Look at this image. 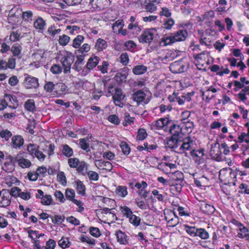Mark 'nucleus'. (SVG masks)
I'll return each mask as SVG.
<instances>
[{"instance_id": "nucleus-31", "label": "nucleus", "mask_w": 249, "mask_h": 249, "mask_svg": "<svg viewBox=\"0 0 249 249\" xmlns=\"http://www.w3.org/2000/svg\"><path fill=\"white\" fill-rule=\"evenodd\" d=\"M99 58L97 56L90 57L87 64V68L89 69H92L94 68L98 63Z\"/></svg>"}, {"instance_id": "nucleus-12", "label": "nucleus", "mask_w": 249, "mask_h": 249, "mask_svg": "<svg viewBox=\"0 0 249 249\" xmlns=\"http://www.w3.org/2000/svg\"><path fill=\"white\" fill-rule=\"evenodd\" d=\"M60 165H54L49 167L48 169V173L50 175L57 174V180L59 182L62 181V172L60 171Z\"/></svg>"}, {"instance_id": "nucleus-39", "label": "nucleus", "mask_w": 249, "mask_h": 249, "mask_svg": "<svg viewBox=\"0 0 249 249\" xmlns=\"http://www.w3.org/2000/svg\"><path fill=\"white\" fill-rule=\"evenodd\" d=\"M123 20H117L112 25V28L114 33H117L119 30L121 29L124 26Z\"/></svg>"}, {"instance_id": "nucleus-22", "label": "nucleus", "mask_w": 249, "mask_h": 249, "mask_svg": "<svg viewBox=\"0 0 249 249\" xmlns=\"http://www.w3.org/2000/svg\"><path fill=\"white\" fill-rule=\"evenodd\" d=\"M22 50L21 46L18 43L14 44L11 49L13 56L18 57V58L21 57V53Z\"/></svg>"}, {"instance_id": "nucleus-51", "label": "nucleus", "mask_w": 249, "mask_h": 249, "mask_svg": "<svg viewBox=\"0 0 249 249\" xmlns=\"http://www.w3.org/2000/svg\"><path fill=\"white\" fill-rule=\"evenodd\" d=\"M129 221L134 226H138L140 224L141 221V218L133 214L129 218Z\"/></svg>"}, {"instance_id": "nucleus-33", "label": "nucleus", "mask_w": 249, "mask_h": 249, "mask_svg": "<svg viewBox=\"0 0 249 249\" xmlns=\"http://www.w3.org/2000/svg\"><path fill=\"white\" fill-rule=\"evenodd\" d=\"M196 236L199 237L202 239L206 240L209 238L210 235L205 229L203 228H198Z\"/></svg>"}, {"instance_id": "nucleus-50", "label": "nucleus", "mask_w": 249, "mask_h": 249, "mask_svg": "<svg viewBox=\"0 0 249 249\" xmlns=\"http://www.w3.org/2000/svg\"><path fill=\"white\" fill-rule=\"evenodd\" d=\"M0 136L6 141H8L12 136V133L8 129L2 130L0 131Z\"/></svg>"}, {"instance_id": "nucleus-38", "label": "nucleus", "mask_w": 249, "mask_h": 249, "mask_svg": "<svg viewBox=\"0 0 249 249\" xmlns=\"http://www.w3.org/2000/svg\"><path fill=\"white\" fill-rule=\"evenodd\" d=\"M60 84L57 83L53 84L52 82H47L44 87V89L47 92H51L53 89H56L58 87H59Z\"/></svg>"}, {"instance_id": "nucleus-58", "label": "nucleus", "mask_w": 249, "mask_h": 249, "mask_svg": "<svg viewBox=\"0 0 249 249\" xmlns=\"http://www.w3.org/2000/svg\"><path fill=\"white\" fill-rule=\"evenodd\" d=\"M190 154L192 156H194L196 157L202 158L204 156V150L201 149L196 151L195 148L194 149H192V151H190Z\"/></svg>"}, {"instance_id": "nucleus-13", "label": "nucleus", "mask_w": 249, "mask_h": 249, "mask_svg": "<svg viewBox=\"0 0 249 249\" xmlns=\"http://www.w3.org/2000/svg\"><path fill=\"white\" fill-rule=\"evenodd\" d=\"M160 2V0H145V9L150 13H153L157 9V5Z\"/></svg>"}, {"instance_id": "nucleus-40", "label": "nucleus", "mask_w": 249, "mask_h": 249, "mask_svg": "<svg viewBox=\"0 0 249 249\" xmlns=\"http://www.w3.org/2000/svg\"><path fill=\"white\" fill-rule=\"evenodd\" d=\"M86 175L88 176L89 179L92 181H97L99 178L98 174L93 171H88L86 173Z\"/></svg>"}, {"instance_id": "nucleus-23", "label": "nucleus", "mask_w": 249, "mask_h": 249, "mask_svg": "<svg viewBox=\"0 0 249 249\" xmlns=\"http://www.w3.org/2000/svg\"><path fill=\"white\" fill-rule=\"evenodd\" d=\"M88 164L84 161H80L76 167L77 171L83 176L86 175L88 170Z\"/></svg>"}, {"instance_id": "nucleus-35", "label": "nucleus", "mask_w": 249, "mask_h": 249, "mask_svg": "<svg viewBox=\"0 0 249 249\" xmlns=\"http://www.w3.org/2000/svg\"><path fill=\"white\" fill-rule=\"evenodd\" d=\"M76 189L77 193L82 196L85 195V186L84 185L83 183L81 181L78 180L76 182Z\"/></svg>"}, {"instance_id": "nucleus-63", "label": "nucleus", "mask_w": 249, "mask_h": 249, "mask_svg": "<svg viewBox=\"0 0 249 249\" xmlns=\"http://www.w3.org/2000/svg\"><path fill=\"white\" fill-rule=\"evenodd\" d=\"M77 55V60L75 63V66H79L83 64L84 58L86 54L85 53H78Z\"/></svg>"}, {"instance_id": "nucleus-52", "label": "nucleus", "mask_w": 249, "mask_h": 249, "mask_svg": "<svg viewBox=\"0 0 249 249\" xmlns=\"http://www.w3.org/2000/svg\"><path fill=\"white\" fill-rule=\"evenodd\" d=\"M120 147L122 152L124 155H128L130 152V148L125 142H122L120 144Z\"/></svg>"}, {"instance_id": "nucleus-6", "label": "nucleus", "mask_w": 249, "mask_h": 249, "mask_svg": "<svg viewBox=\"0 0 249 249\" xmlns=\"http://www.w3.org/2000/svg\"><path fill=\"white\" fill-rule=\"evenodd\" d=\"M64 55L63 67H65L64 72L66 73L70 71L71 65L74 60V58L73 55L71 53L67 51L66 52Z\"/></svg>"}, {"instance_id": "nucleus-21", "label": "nucleus", "mask_w": 249, "mask_h": 249, "mask_svg": "<svg viewBox=\"0 0 249 249\" xmlns=\"http://www.w3.org/2000/svg\"><path fill=\"white\" fill-rule=\"evenodd\" d=\"M145 94L144 92L139 90L134 93L132 95V99L133 101L137 102V104H140L144 100Z\"/></svg>"}, {"instance_id": "nucleus-19", "label": "nucleus", "mask_w": 249, "mask_h": 249, "mask_svg": "<svg viewBox=\"0 0 249 249\" xmlns=\"http://www.w3.org/2000/svg\"><path fill=\"white\" fill-rule=\"evenodd\" d=\"M24 106L25 110L29 112L35 113L36 110L35 105V102L33 99H30L27 100L25 102Z\"/></svg>"}, {"instance_id": "nucleus-57", "label": "nucleus", "mask_w": 249, "mask_h": 249, "mask_svg": "<svg viewBox=\"0 0 249 249\" xmlns=\"http://www.w3.org/2000/svg\"><path fill=\"white\" fill-rule=\"evenodd\" d=\"M46 145V149H45L43 148V150L47 152V153L49 156H51L54 153V145L53 144L50 143L49 142H47Z\"/></svg>"}, {"instance_id": "nucleus-42", "label": "nucleus", "mask_w": 249, "mask_h": 249, "mask_svg": "<svg viewBox=\"0 0 249 249\" xmlns=\"http://www.w3.org/2000/svg\"><path fill=\"white\" fill-rule=\"evenodd\" d=\"M120 208L123 214L128 218L133 214L131 210L126 206H121Z\"/></svg>"}, {"instance_id": "nucleus-41", "label": "nucleus", "mask_w": 249, "mask_h": 249, "mask_svg": "<svg viewBox=\"0 0 249 249\" xmlns=\"http://www.w3.org/2000/svg\"><path fill=\"white\" fill-rule=\"evenodd\" d=\"M171 177L174 180L180 181L183 180L184 178V175L181 172L176 171L175 172L172 173Z\"/></svg>"}, {"instance_id": "nucleus-54", "label": "nucleus", "mask_w": 249, "mask_h": 249, "mask_svg": "<svg viewBox=\"0 0 249 249\" xmlns=\"http://www.w3.org/2000/svg\"><path fill=\"white\" fill-rule=\"evenodd\" d=\"M147 134L146 130L143 128H140L138 131L137 138L139 140H143L146 138Z\"/></svg>"}, {"instance_id": "nucleus-15", "label": "nucleus", "mask_w": 249, "mask_h": 249, "mask_svg": "<svg viewBox=\"0 0 249 249\" xmlns=\"http://www.w3.org/2000/svg\"><path fill=\"white\" fill-rule=\"evenodd\" d=\"M5 99L7 103L8 106L13 109H16L18 106V103L15 96L10 94H5Z\"/></svg>"}, {"instance_id": "nucleus-17", "label": "nucleus", "mask_w": 249, "mask_h": 249, "mask_svg": "<svg viewBox=\"0 0 249 249\" xmlns=\"http://www.w3.org/2000/svg\"><path fill=\"white\" fill-rule=\"evenodd\" d=\"M105 0H89V5L94 10H101L104 8Z\"/></svg>"}, {"instance_id": "nucleus-30", "label": "nucleus", "mask_w": 249, "mask_h": 249, "mask_svg": "<svg viewBox=\"0 0 249 249\" xmlns=\"http://www.w3.org/2000/svg\"><path fill=\"white\" fill-rule=\"evenodd\" d=\"M46 25L45 21L41 18H38L34 23V26L36 29L43 30Z\"/></svg>"}, {"instance_id": "nucleus-2", "label": "nucleus", "mask_w": 249, "mask_h": 249, "mask_svg": "<svg viewBox=\"0 0 249 249\" xmlns=\"http://www.w3.org/2000/svg\"><path fill=\"white\" fill-rule=\"evenodd\" d=\"M7 159L9 163L15 165L16 163H18V165L22 168H28L31 165V162L29 160L21 158L18 154L15 157L10 155Z\"/></svg>"}, {"instance_id": "nucleus-4", "label": "nucleus", "mask_w": 249, "mask_h": 249, "mask_svg": "<svg viewBox=\"0 0 249 249\" xmlns=\"http://www.w3.org/2000/svg\"><path fill=\"white\" fill-rule=\"evenodd\" d=\"M210 154L212 158L217 161L222 160V152L220 144L216 142L211 145Z\"/></svg>"}, {"instance_id": "nucleus-16", "label": "nucleus", "mask_w": 249, "mask_h": 249, "mask_svg": "<svg viewBox=\"0 0 249 249\" xmlns=\"http://www.w3.org/2000/svg\"><path fill=\"white\" fill-rule=\"evenodd\" d=\"M24 139L21 136H14L12 138V145L14 148H19L24 143Z\"/></svg>"}, {"instance_id": "nucleus-25", "label": "nucleus", "mask_w": 249, "mask_h": 249, "mask_svg": "<svg viewBox=\"0 0 249 249\" xmlns=\"http://www.w3.org/2000/svg\"><path fill=\"white\" fill-rule=\"evenodd\" d=\"M179 141H181L180 138L171 136L167 142V146L171 149L176 148L178 147Z\"/></svg>"}, {"instance_id": "nucleus-47", "label": "nucleus", "mask_w": 249, "mask_h": 249, "mask_svg": "<svg viewBox=\"0 0 249 249\" xmlns=\"http://www.w3.org/2000/svg\"><path fill=\"white\" fill-rule=\"evenodd\" d=\"M73 154V150L68 145H63V155L67 157H70Z\"/></svg>"}, {"instance_id": "nucleus-61", "label": "nucleus", "mask_w": 249, "mask_h": 249, "mask_svg": "<svg viewBox=\"0 0 249 249\" xmlns=\"http://www.w3.org/2000/svg\"><path fill=\"white\" fill-rule=\"evenodd\" d=\"M6 63L8 69H14L16 67V59L13 57L9 58Z\"/></svg>"}, {"instance_id": "nucleus-64", "label": "nucleus", "mask_w": 249, "mask_h": 249, "mask_svg": "<svg viewBox=\"0 0 249 249\" xmlns=\"http://www.w3.org/2000/svg\"><path fill=\"white\" fill-rule=\"evenodd\" d=\"M29 237H30L33 241L36 240V238H39L42 235H39L38 231H36L30 230L28 231Z\"/></svg>"}, {"instance_id": "nucleus-24", "label": "nucleus", "mask_w": 249, "mask_h": 249, "mask_svg": "<svg viewBox=\"0 0 249 249\" xmlns=\"http://www.w3.org/2000/svg\"><path fill=\"white\" fill-rule=\"evenodd\" d=\"M200 209L204 213L207 214H211L215 211V208L213 206L205 203L201 204Z\"/></svg>"}, {"instance_id": "nucleus-45", "label": "nucleus", "mask_w": 249, "mask_h": 249, "mask_svg": "<svg viewBox=\"0 0 249 249\" xmlns=\"http://www.w3.org/2000/svg\"><path fill=\"white\" fill-rule=\"evenodd\" d=\"M167 221L168 226L174 227L179 223V218L178 216L174 214V217L169 220H167Z\"/></svg>"}, {"instance_id": "nucleus-1", "label": "nucleus", "mask_w": 249, "mask_h": 249, "mask_svg": "<svg viewBox=\"0 0 249 249\" xmlns=\"http://www.w3.org/2000/svg\"><path fill=\"white\" fill-rule=\"evenodd\" d=\"M188 36V32L186 30H179L175 33L174 35L163 37L162 42L165 45L172 44L177 41H184Z\"/></svg>"}, {"instance_id": "nucleus-55", "label": "nucleus", "mask_w": 249, "mask_h": 249, "mask_svg": "<svg viewBox=\"0 0 249 249\" xmlns=\"http://www.w3.org/2000/svg\"><path fill=\"white\" fill-rule=\"evenodd\" d=\"M33 16V13L31 11L28 10L22 12V18L25 21L32 20Z\"/></svg>"}, {"instance_id": "nucleus-49", "label": "nucleus", "mask_w": 249, "mask_h": 249, "mask_svg": "<svg viewBox=\"0 0 249 249\" xmlns=\"http://www.w3.org/2000/svg\"><path fill=\"white\" fill-rule=\"evenodd\" d=\"M197 229L198 228H196L195 227L185 226L186 231L191 236L193 237L196 236Z\"/></svg>"}, {"instance_id": "nucleus-11", "label": "nucleus", "mask_w": 249, "mask_h": 249, "mask_svg": "<svg viewBox=\"0 0 249 249\" xmlns=\"http://www.w3.org/2000/svg\"><path fill=\"white\" fill-rule=\"evenodd\" d=\"M185 66L180 61H175L170 66V71L174 73H181L184 71Z\"/></svg>"}, {"instance_id": "nucleus-8", "label": "nucleus", "mask_w": 249, "mask_h": 249, "mask_svg": "<svg viewBox=\"0 0 249 249\" xmlns=\"http://www.w3.org/2000/svg\"><path fill=\"white\" fill-rule=\"evenodd\" d=\"M21 11L16 7L12 8L9 12L8 20L9 22L15 24L18 22V19L21 15Z\"/></svg>"}, {"instance_id": "nucleus-26", "label": "nucleus", "mask_w": 249, "mask_h": 249, "mask_svg": "<svg viewBox=\"0 0 249 249\" xmlns=\"http://www.w3.org/2000/svg\"><path fill=\"white\" fill-rule=\"evenodd\" d=\"M115 193L118 196L124 197L128 194L127 187L125 186H118L115 190Z\"/></svg>"}, {"instance_id": "nucleus-62", "label": "nucleus", "mask_w": 249, "mask_h": 249, "mask_svg": "<svg viewBox=\"0 0 249 249\" xmlns=\"http://www.w3.org/2000/svg\"><path fill=\"white\" fill-rule=\"evenodd\" d=\"M108 120L115 124H118L120 123L119 118L115 114L109 115L108 117Z\"/></svg>"}, {"instance_id": "nucleus-36", "label": "nucleus", "mask_w": 249, "mask_h": 249, "mask_svg": "<svg viewBox=\"0 0 249 249\" xmlns=\"http://www.w3.org/2000/svg\"><path fill=\"white\" fill-rule=\"evenodd\" d=\"M27 150L30 155L34 157V155L36 154L38 150V146L35 144L30 143L27 145Z\"/></svg>"}, {"instance_id": "nucleus-60", "label": "nucleus", "mask_w": 249, "mask_h": 249, "mask_svg": "<svg viewBox=\"0 0 249 249\" xmlns=\"http://www.w3.org/2000/svg\"><path fill=\"white\" fill-rule=\"evenodd\" d=\"M80 240L81 242H86L89 245H94L95 244V240L94 239H90V237L84 236V235H81Z\"/></svg>"}, {"instance_id": "nucleus-20", "label": "nucleus", "mask_w": 249, "mask_h": 249, "mask_svg": "<svg viewBox=\"0 0 249 249\" xmlns=\"http://www.w3.org/2000/svg\"><path fill=\"white\" fill-rule=\"evenodd\" d=\"M118 242L123 245H126L128 243L127 236L125 233L122 231L119 230L115 233Z\"/></svg>"}, {"instance_id": "nucleus-37", "label": "nucleus", "mask_w": 249, "mask_h": 249, "mask_svg": "<svg viewBox=\"0 0 249 249\" xmlns=\"http://www.w3.org/2000/svg\"><path fill=\"white\" fill-rule=\"evenodd\" d=\"M84 38L83 36H77L73 40L72 46L75 48H79L81 43L83 42Z\"/></svg>"}, {"instance_id": "nucleus-10", "label": "nucleus", "mask_w": 249, "mask_h": 249, "mask_svg": "<svg viewBox=\"0 0 249 249\" xmlns=\"http://www.w3.org/2000/svg\"><path fill=\"white\" fill-rule=\"evenodd\" d=\"M153 30L149 29L144 31L139 38L140 41L143 43H150L153 39Z\"/></svg>"}, {"instance_id": "nucleus-5", "label": "nucleus", "mask_w": 249, "mask_h": 249, "mask_svg": "<svg viewBox=\"0 0 249 249\" xmlns=\"http://www.w3.org/2000/svg\"><path fill=\"white\" fill-rule=\"evenodd\" d=\"M194 141L190 137L184 138L182 140V143L180 146L179 150L180 153H185L186 151L190 150L195 148L194 146Z\"/></svg>"}, {"instance_id": "nucleus-14", "label": "nucleus", "mask_w": 249, "mask_h": 249, "mask_svg": "<svg viewBox=\"0 0 249 249\" xmlns=\"http://www.w3.org/2000/svg\"><path fill=\"white\" fill-rule=\"evenodd\" d=\"M38 194L36 195V197L37 198H41V203L45 205H50L52 198V196L50 195H45L43 196V192L41 190H37Z\"/></svg>"}, {"instance_id": "nucleus-34", "label": "nucleus", "mask_w": 249, "mask_h": 249, "mask_svg": "<svg viewBox=\"0 0 249 249\" xmlns=\"http://www.w3.org/2000/svg\"><path fill=\"white\" fill-rule=\"evenodd\" d=\"M147 71V67L144 65H137L133 69V72L135 74L141 75Z\"/></svg>"}, {"instance_id": "nucleus-32", "label": "nucleus", "mask_w": 249, "mask_h": 249, "mask_svg": "<svg viewBox=\"0 0 249 249\" xmlns=\"http://www.w3.org/2000/svg\"><path fill=\"white\" fill-rule=\"evenodd\" d=\"M107 47V42L101 38L97 39L95 45V48L98 51H101Z\"/></svg>"}, {"instance_id": "nucleus-48", "label": "nucleus", "mask_w": 249, "mask_h": 249, "mask_svg": "<svg viewBox=\"0 0 249 249\" xmlns=\"http://www.w3.org/2000/svg\"><path fill=\"white\" fill-rule=\"evenodd\" d=\"M47 172H48L47 168L43 166L38 167L36 171L38 178H41L45 176Z\"/></svg>"}, {"instance_id": "nucleus-53", "label": "nucleus", "mask_w": 249, "mask_h": 249, "mask_svg": "<svg viewBox=\"0 0 249 249\" xmlns=\"http://www.w3.org/2000/svg\"><path fill=\"white\" fill-rule=\"evenodd\" d=\"M65 196L68 199L72 201L74 199L75 192L72 189H67L65 191Z\"/></svg>"}, {"instance_id": "nucleus-46", "label": "nucleus", "mask_w": 249, "mask_h": 249, "mask_svg": "<svg viewBox=\"0 0 249 249\" xmlns=\"http://www.w3.org/2000/svg\"><path fill=\"white\" fill-rule=\"evenodd\" d=\"M90 49V46L88 43H84L81 47L75 52L76 54L84 53L88 52Z\"/></svg>"}, {"instance_id": "nucleus-59", "label": "nucleus", "mask_w": 249, "mask_h": 249, "mask_svg": "<svg viewBox=\"0 0 249 249\" xmlns=\"http://www.w3.org/2000/svg\"><path fill=\"white\" fill-rule=\"evenodd\" d=\"M120 62L124 66H126L129 62L128 55L126 53H124L121 54L120 57Z\"/></svg>"}, {"instance_id": "nucleus-27", "label": "nucleus", "mask_w": 249, "mask_h": 249, "mask_svg": "<svg viewBox=\"0 0 249 249\" xmlns=\"http://www.w3.org/2000/svg\"><path fill=\"white\" fill-rule=\"evenodd\" d=\"M89 140L88 138H82L80 139L79 141V145L83 150H85L87 152L90 151V147L89 144L87 142Z\"/></svg>"}, {"instance_id": "nucleus-7", "label": "nucleus", "mask_w": 249, "mask_h": 249, "mask_svg": "<svg viewBox=\"0 0 249 249\" xmlns=\"http://www.w3.org/2000/svg\"><path fill=\"white\" fill-rule=\"evenodd\" d=\"M168 118H161L157 121H154L150 124V128L152 130H160L167 126L170 123Z\"/></svg>"}, {"instance_id": "nucleus-44", "label": "nucleus", "mask_w": 249, "mask_h": 249, "mask_svg": "<svg viewBox=\"0 0 249 249\" xmlns=\"http://www.w3.org/2000/svg\"><path fill=\"white\" fill-rule=\"evenodd\" d=\"M175 24V21L173 19L170 18L164 20L162 24V28L165 29L170 30L172 28Z\"/></svg>"}, {"instance_id": "nucleus-43", "label": "nucleus", "mask_w": 249, "mask_h": 249, "mask_svg": "<svg viewBox=\"0 0 249 249\" xmlns=\"http://www.w3.org/2000/svg\"><path fill=\"white\" fill-rule=\"evenodd\" d=\"M135 118L131 117L129 113H125L124 116V121L123 123L124 126H125L127 124H131L134 123Z\"/></svg>"}, {"instance_id": "nucleus-29", "label": "nucleus", "mask_w": 249, "mask_h": 249, "mask_svg": "<svg viewBox=\"0 0 249 249\" xmlns=\"http://www.w3.org/2000/svg\"><path fill=\"white\" fill-rule=\"evenodd\" d=\"M11 204V197L9 195H3L0 201V207L5 208Z\"/></svg>"}, {"instance_id": "nucleus-28", "label": "nucleus", "mask_w": 249, "mask_h": 249, "mask_svg": "<svg viewBox=\"0 0 249 249\" xmlns=\"http://www.w3.org/2000/svg\"><path fill=\"white\" fill-rule=\"evenodd\" d=\"M98 165L102 168V169L110 171L112 169V164L108 161H105L102 160H99L97 161Z\"/></svg>"}, {"instance_id": "nucleus-18", "label": "nucleus", "mask_w": 249, "mask_h": 249, "mask_svg": "<svg viewBox=\"0 0 249 249\" xmlns=\"http://www.w3.org/2000/svg\"><path fill=\"white\" fill-rule=\"evenodd\" d=\"M169 131L172 134V137L180 138L181 128L179 125L173 124L171 126Z\"/></svg>"}, {"instance_id": "nucleus-56", "label": "nucleus", "mask_w": 249, "mask_h": 249, "mask_svg": "<svg viewBox=\"0 0 249 249\" xmlns=\"http://www.w3.org/2000/svg\"><path fill=\"white\" fill-rule=\"evenodd\" d=\"M80 162L78 159L76 158H70L68 160V164L71 168H76Z\"/></svg>"}, {"instance_id": "nucleus-9", "label": "nucleus", "mask_w": 249, "mask_h": 249, "mask_svg": "<svg viewBox=\"0 0 249 249\" xmlns=\"http://www.w3.org/2000/svg\"><path fill=\"white\" fill-rule=\"evenodd\" d=\"M125 97V95L123 93L121 89L115 88V92L112 95V98L116 106L121 107L120 103L124 100Z\"/></svg>"}, {"instance_id": "nucleus-3", "label": "nucleus", "mask_w": 249, "mask_h": 249, "mask_svg": "<svg viewBox=\"0 0 249 249\" xmlns=\"http://www.w3.org/2000/svg\"><path fill=\"white\" fill-rule=\"evenodd\" d=\"M24 84L26 89H36L39 86L37 78L32 76L28 74H25Z\"/></svg>"}]
</instances>
